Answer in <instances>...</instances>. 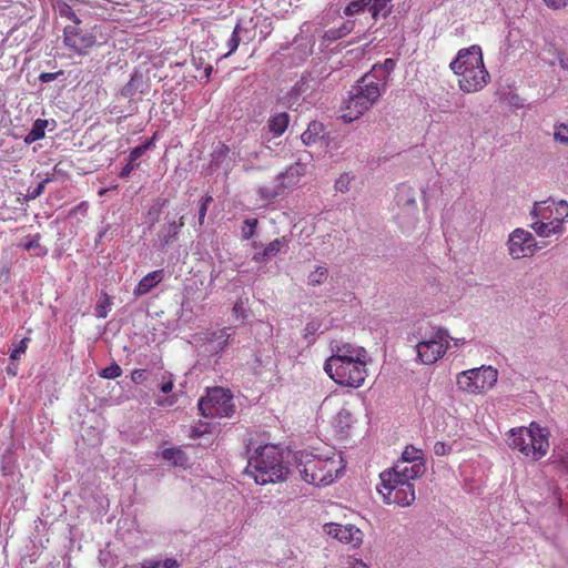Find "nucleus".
I'll return each instance as SVG.
<instances>
[{
  "mask_svg": "<svg viewBox=\"0 0 568 568\" xmlns=\"http://www.w3.org/2000/svg\"><path fill=\"white\" fill-rule=\"evenodd\" d=\"M371 357L358 345L341 343L332 346V355L324 363L325 373L338 385L358 388L367 377Z\"/></svg>",
  "mask_w": 568,
  "mask_h": 568,
  "instance_id": "f257e3e1",
  "label": "nucleus"
},
{
  "mask_svg": "<svg viewBox=\"0 0 568 568\" xmlns=\"http://www.w3.org/2000/svg\"><path fill=\"white\" fill-rule=\"evenodd\" d=\"M449 69L457 77L458 88L465 93L483 90L490 80L481 48L477 44L460 49L449 63Z\"/></svg>",
  "mask_w": 568,
  "mask_h": 568,
  "instance_id": "f03ea898",
  "label": "nucleus"
},
{
  "mask_svg": "<svg viewBox=\"0 0 568 568\" xmlns=\"http://www.w3.org/2000/svg\"><path fill=\"white\" fill-rule=\"evenodd\" d=\"M250 457L245 474L257 485L276 484L286 480L288 469L284 466L283 456L277 446L266 444L256 447L253 453L247 448Z\"/></svg>",
  "mask_w": 568,
  "mask_h": 568,
  "instance_id": "7ed1b4c3",
  "label": "nucleus"
},
{
  "mask_svg": "<svg viewBox=\"0 0 568 568\" xmlns=\"http://www.w3.org/2000/svg\"><path fill=\"white\" fill-rule=\"evenodd\" d=\"M296 469L304 481L314 486L332 484L344 469L339 455L317 456L312 453H301L296 459Z\"/></svg>",
  "mask_w": 568,
  "mask_h": 568,
  "instance_id": "20e7f679",
  "label": "nucleus"
},
{
  "mask_svg": "<svg viewBox=\"0 0 568 568\" xmlns=\"http://www.w3.org/2000/svg\"><path fill=\"white\" fill-rule=\"evenodd\" d=\"M549 430L531 422L528 427L513 428L508 432L507 444L525 457L539 460L549 449Z\"/></svg>",
  "mask_w": 568,
  "mask_h": 568,
  "instance_id": "39448f33",
  "label": "nucleus"
},
{
  "mask_svg": "<svg viewBox=\"0 0 568 568\" xmlns=\"http://www.w3.org/2000/svg\"><path fill=\"white\" fill-rule=\"evenodd\" d=\"M386 87L379 83L375 75L364 74L349 92L346 101L345 122H353L369 110L379 99Z\"/></svg>",
  "mask_w": 568,
  "mask_h": 568,
  "instance_id": "423d86ee",
  "label": "nucleus"
},
{
  "mask_svg": "<svg viewBox=\"0 0 568 568\" xmlns=\"http://www.w3.org/2000/svg\"><path fill=\"white\" fill-rule=\"evenodd\" d=\"M379 479L381 484L377 486V491L386 504L407 507L415 501V488L412 483L405 481L398 478L396 474L387 470L381 473Z\"/></svg>",
  "mask_w": 568,
  "mask_h": 568,
  "instance_id": "0eeeda50",
  "label": "nucleus"
},
{
  "mask_svg": "<svg viewBox=\"0 0 568 568\" xmlns=\"http://www.w3.org/2000/svg\"><path fill=\"white\" fill-rule=\"evenodd\" d=\"M498 379V371L493 366H480L464 371L457 375L456 384L459 390L478 395L491 389Z\"/></svg>",
  "mask_w": 568,
  "mask_h": 568,
  "instance_id": "6e6552de",
  "label": "nucleus"
},
{
  "mask_svg": "<svg viewBox=\"0 0 568 568\" xmlns=\"http://www.w3.org/2000/svg\"><path fill=\"white\" fill-rule=\"evenodd\" d=\"M233 397L230 390L214 387L207 390L205 397L199 400V410L207 418L230 417L234 413Z\"/></svg>",
  "mask_w": 568,
  "mask_h": 568,
  "instance_id": "1a4fd4ad",
  "label": "nucleus"
},
{
  "mask_svg": "<svg viewBox=\"0 0 568 568\" xmlns=\"http://www.w3.org/2000/svg\"><path fill=\"white\" fill-rule=\"evenodd\" d=\"M449 338L446 329L438 328L428 338L418 342L415 345L418 361L425 365L436 363L445 355Z\"/></svg>",
  "mask_w": 568,
  "mask_h": 568,
  "instance_id": "9d476101",
  "label": "nucleus"
},
{
  "mask_svg": "<svg viewBox=\"0 0 568 568\" xmlns=\"http://www.w3.org/2000/svg\"><path fill=\"white\" fill-rule=\"evenodd\" d=\"M396 205L399 209L397 213L398 224L405 230L409 231L415 226L417 216L416 191L406 184L397 187L395 196Z\"/></svg>",
  "mask_w": 568,
  "mask_h": 568,
  "instance_id": "9b49d317",
  "label": "nucleus"
},
{
  "mask_svg": "<svg viewBox=\"0 0 568 568\" xmlns=\"http://www.w3.org/2000/svg\"><path fill=\"white\" fill-rule=\"evenodd\" d=\"M532 219H541L552 227H564V223L568 220V203L565 200L555 201L548 199L546 201L536 202L530 211Z\"/></svg>",
  "mask_w": 568,
  "mask_h": 568,
  "instance_id": "f8f14e48",
  "label": "nucleus"
},
{
  "mask_svg": "<svg viewBox=\"0 0 568 568\" xmlns=\"http://www.w3.org/2000/svg\"><path fill=\"white\" fill-rule=\"evenodd\" d=\"M506 246L514 260L532 256L539 248L534 235L521 227L509 233Z\"/></svg>",
  "mask_w": 568,
  "mask_h": 568,
  "instance_id": "ddd939ff",
  "label": "nucleus"
},
{
  "mask_svg": "<svg viewBox=\"0 0 568 568\" xmlns=\"http://www.w3.org/2000/svg\"><path fill=\"white\" fill-rule=\"evenodd\" d=\"M320 87V82L315 79L302 77L287 92L286 101L290 106L302 101L312 104L316 99V90Z\"/></svg>",
  "mask_w": 568,
  "mask_h": 568,
  "instance_id": "4468645a",
  "label": "nucleus"
},
{
  "mask_svg": "<svg viewBox=\"0 0 568 568\" xmlns=\"http://www.w3.org/2000/svg\"><path fill=\"white\" fill-rule=\"evenodd\" d=\"M64 43L73 52L84 54L95 43V37L78 26H68L64 28Z\"/></svg>",
  "mask_w": 568,
  "mask_h": 568,
  "instance_id": "2eb2a0df",
  "label": "nucleus"
},
{
  "mask_svg": "<svg viewBox=\"0 0 568 568\" xmlns=\"http://www.w3.org/2000/svg\"><path fill=\"white\" fill-rule=\"evenodd\" d=\"M324 530L328 536L354 548L358 547L363 542L362 530L351 524L341 525L331 523L324 526Z\"/></svg>",
  "mask_w": 568,
  "mask_h": 568,
  "instance_id": "dca6fc26",
  "label": "nucleus"
},
{
  "mask_svg": "<svg viewBox=\"0 0 568 568\" xmlns=\"http://www.w3.org/2000/svg\"><path fill=\"white\" fill-rule=\"evenodd\" d=\"M297 173L294 169H288L284 173L277 175V184L275 185H264L258 187L257 193L262 200L271 202L277 196H280L284 189L292 186L295 184V178Z\"/></svg>",
  "mask_w": 568,
  "mask_h": 568,
  "instance_id": "f3484780",
  "label": "nucleus"
},
{
  "mask_svg": "<svg viewBox=\"0 0 568 568\" xmlns=\"http://www.w3.org/2000/svg\"><path fill=\"white\" fill-rule=\"evenodd\" d=\"M288 244V237L282 236L271 241L267 245H262L261 243L253 242L254 248H260V251L255 252L252 256V261L255 263H266L273 257H275L284 246Z\"/></svg>",
  "mask_w": 568,
  "mask_h": 568,
  "instance_id": "a211bd4d",
  "label": "nucleus"
},
{
  "mask_svg": "<svg viewBox=\"0 0 568 568\" xmlns=\"http://www.w3.org/2000/svg\"><path fill=\"white\" fill-rule=\"evenodd\" d=\"M425 470L426 467L420 462L415 465H410L408 463L398 460L392 468L387 469V471L396 474L398 478L408 483H412V480L422 477Z\"/></svg>",
  "mask_w": 568,
  "mask_h": 568,
  "instance_id": "6ab92c4d",
  "label": "nucleus"
},
{
  "mask_svg": "<svg viewBox=\"0 0 568 568\" xmlns=\"http://www.w3.org/2000/svg\"><path fill=\"white\" fill-rule=\"evenodd\" d=\"M154 144V136L141 145L135 146L129 154L128 163L121 170L119 176L121 179H128L132 171L140 166L138 160Z\"/></svg>",
  "mask_w": 568,
  "mask_h": 568,
  "instance_id": "aec40b11",
  "label": "nucleus"
},
{
  "mask_svg": "<svg viewBox=\"0 0 568 568\" xmlns=\"http://www.w3.org/2000/svg\"><path fill=\"white\" fill-rule=\"evenodd\" d=\"M164 277L163 270H156L148 273L143 276L138 285L135 286L133 294L135 296H142L148 294L153 287H155Z\"/></svg>",
  "mask_w": 568,
  "mask_h": 568,
  "instance_id": "412c9836",
  "label": "nucleus"
},
{
  "mask_svg": "<svg viewBox=\"0 0 568 568\" xmlns=\"http://www.w3.org/2000/svg\"><path fill=\"white\" fill-rule=\"evenodd\" d=\"M396 62L394 59H385L381 64H374L368 74L375 75L376 80L386 87L390 73L394 71Z\"/></svg>",
  "mask_w": 568,
  "mask_h": 568,
  "instance_id": "4be33fe9",
  "label": "nucleus"
},
{
  "mask_svg": "<svg viewBox=\"0 0 568 568\" xmlns=\"http://www.w3.org/2000/svg\"><path fill=\"white\" fill-rule=\"evenodd\" d=\"M355 27V21L346 20L337 28H331L323 34V40L327 43H332L338 39H342L349 34Z\"/></svg>",
  "mask_w": 568,
  "mask_h": 568,
  "instance_id": "5701e85b",
  "label": "nucleus"
},
{
  "mask_svg": "<svg viewBox=\"0 0 568 568\" xmlns=\"http://www.w3.org/2000/svg\"><path fill=\"white\" fill-rule=\"evenodd\" d=\"M290 123V116L285 112H280L272 115L267 121V129L273 134V136L282 135Z\"/></svg>",
  "mask_w": 568,
  "mask_h": 568,
  "instance_id": "b1692460",
  "label": "nucleus"
},
{
  "mask_svg": "<svg viewBox=\"0 0 568 568\" xmlns=\"http://www.w3.org/2000/svg\"><path fill=\"white\" fill-rule=\"evenodd\" d=\"M532 223L530 224V227L534 230V232L541 237H549L551 235H561L565 232V227H559L557 225L556 227H552L550 224L546 223L541 219H532Z\"/></svg>",
  "mask_w": 568,
  "mask_h": 568,
  "instance_id": "393cba45",
  "label": "nucleus"
},
{
  "mask_svg": "<svg viewBox=\"0 0 568 568\" xmlns=\"http://www.w3.org/2000/svg\"><path fill=\"white\" fill-rule=\"evenodd\" d=\"M232 336L231 328L224 327L212 333L209 344L214 352L223 351Z\"/></svg>",
  "mask_w": 568,
  "mask_h": 568,
  "instance_id": "a878e982",
  "label": "nucleus"
},
{
  "mask_svg": "<svg viewBox=\"0 0 568 568\" xmlns=\"http://www.w3.org/2000/svg\"><path fill=\"white\" fill-rule=\"evenodd\" d=\"M162 458L173 466L186 468L189 459L185 453L180 448H168L162 452Z\"/></svg>",
  "mask_w": 568,
  "mask_h": 568,
  "instance_id": "bb28decb",
  "label": "nucleus"
},
{
  "mask_svg": "<svg viewBox=\"0 0 568 568\" xmlns=\"http://www.w3.org/2000/svg\"><path fill=\"white\" fill-rule=\"evenodd\" d=\"M398 462L408 463L410 465H415L420 462L425 465V455L422 449L409 445L405 447Z\"/></svg>",
  "mask_w": 568,
  "mask_h": 568,
  "instance_id": "cd10ccee",
  "label": "nucleus"
},
{
  "mask_svg": "<svg viewBox=\"0 0 568 568\" xmlns=\"http://www.w3.org/2000/svg\"><path fill=\"white\" fill-rule=\"evenodd\" d=\"M392 0H371L368 4V11L372 13L374 19L378 17L386 18L392 11Z\"/></svg>",
  "mask_w": 568,
  "mask_h": 568,
  "instance_id": "c85d7f7f",
  "label": "nucleus"
},
{
  "mask_svg": "<svg viewBox=\"0 0 568 568\" xmlns=\"http://www.w3.org/2000/svg\"><path fill=\"white\" fill-rule=\"evenodd\" d=\"M48 121L38 119L34 121L31 130L28 132V134L24 136V142L27 144H31L44 136V131L47 128Z\"/></svg>",
  "mask_w": 568,
  "mask_h": 568,
  "instance_id": "c756f323",
  "label": "nucleus"
},
{
  "mask_svg": "<svg viewBox=\"0 0 568 568\" xmlns=\"http://www.w3.org/2000/svg\"><path fill=\"white\" fill-rule=\"evenodd\" d=\"M323 131V125L317 122H313L308 125L306 131L301 135V139L304 144L312 145L316 143L321 132Z\"/></svg>",
  "mask_w": 568,
  "mask_h": 568,
  "instance_id": "7c9ffc66",
  "label": "nucleus"
},
{
  "mask_svg": "<svg viewBox=\"0 0 568 568\" xmlns=\"http://www.w3.org/2000/svg\"><path fill=\"white\" fill-rule=\"evenodd\" d=\"M183 225H184V222H183L182 217L180 219L179 222H176L175 220L170 221L164 226L163 244L168 245L169 243H171L172 240L179 234V232L183 227Z\"/></svg>",
  "mask_w": 568,
  "mask_h": 568,
  "instance_id": "2f4dec72",
  "label": "nucleus"
},
{
  "mask_svg": "<svg viewBox=\"0 0 568 568\" xmlns=\"http://www.w3.org/2000/svg\"><path fill=\"white\" fill-rule=\"evenodd\" d=\"M328 276V268L326 266H316L307 276V284L311 286H318L323 284Z\"/></svg>",
  "mask_w": 568,
  "mask_h": 568,
  "instance_id": "473e14b6",
  "label": "nucleus"
},
{
  "mask_svg": "<svg viewBox=\"0 0 568 568\" xmlns=\"http://www.w3.org/2000/svg\"><path fill=\"white\" fill-rule=\"evenodd\" d=\"M554 140L560 144L568 145V123H555Z\"/></svg>",
  "mask_w": 568,
  "mask_h": 568,
  "instance_id": "72a5a7b5",
  "label": "nucleus"
},
{
  "mask_svg": "<svg viewBox=\"0 0 568 568\" xmlns=\"http://www.w3.org/2000/svg\"><path fill=\"white\" fill-rule=\"evenodd\" d=\"M58 11L61 17H64L69 20H71L75 26L80 23V19L71 8L69 3L65 1H59L58 2Z\"/></svg>",
  "mask_w": 568,
  "mask_h": 568,
  "instance_id": "f704fd0d",
  "label": "nucleus"
},
{
  "mask_svg": "<svg viewBox=\"0 0 568 568\" xmlns=\"http://www.w3.org/2000/svg\"><path fill=\"white\" fill-rule=\"evenodd\" d=\"M257 223H258L257 219H246L243 222V226L241 230V236L243 240H250L251 237L254 236V234L256 232Z\"/></svg>",
  "mask_w": 568,
  "mask_h": 568,
  "instance_id": "c9c22d12",
  "label": "nucleus"
},
{
  "mask_svg": "<svg viewBox=\"0 0 568 568\" xmlns=\"http://www.w3.org/2000/svg\"><path fill=\"white\" fill-rule=\"evenodd\" d=\"M241 29H242L241 24L237 23L232 32L231 38L226 42L229 51H227V53L224 54V57H229L237 50L240 41H241L240 37H239Z\"/></svg>",
  "mask_w": 568,
  "mask_h": 568,
  "instance_id": "e433bc0d",
  "label": "nucleus"
},
{
  "mask_svg": "<svg viewBox=\"0 0 568 568\" xmlns=\"http://www.w3.org/2000/svg\"><path fill=\"white\" fill-rule=\"evenodd\" d=\"M368 4H371V0H355L352 1L344 10V13L346 16H354L358 13L359 11L364 10L365 8H368Z\"/></svg>",
  "mask_w": 568,
  "mask_h": 568,
  "instance_id": "4c0bfd02",
  "label": "nucleus"
},
{
  "mask_svg": "<svg viewBox=\"0 0 568 568\" xmlns=\"http://www.w3.org/2000/svg\"><path fill=\"white\" fill-rule=\"evenodd\" d=\"M121 374H122V368L116 363L111 364L110 366L103 368L100 372V376L102 378H106V379H114V378L121 376Z\"/></svg>",
  "mask_w": 568,
  "mask_h": 568,
  "instance_id": "58836bf2",
  "label": "nucleus"
},
{
  "mask_svg": "<svg viewBox=\"0 0 568 568\" xmlns=\"http://www.w3.org/2000/svg\"><path fill=\"white\" fill-rule=\"evenodd\" d=\"M140 82H142L141 77H138L136 74L132 75L129 83L123 87L122 95L132 97L136 92Z\"/></svg>",
  "mask_w": 568,
  "mask_h": 568,
  "instance_id": "ea45409f",
  "label": "nucleus"
},
{
  "mask_svg": "<svg viewBox=\"0 0 568 568\" xmlns=\"http://www.w3.org/2000/svg\"><path fill=\"white\" fill-rule=\"evenodd\" d=\"M50 181H51L50 178H45L34 189H32V190L29 189L28 193L26 194V200L30 201V200H36L37 197H39L43 193L47 183H49Z\"/></svg>",
  "mask_w": 568,
  "mask_h": 568,
  "instance_id": "a19ab883",
  "label": "nucleus"
},
{
  "mask_svg": "<svg viewBox=\"0 0 568 568\" xmlns=\"http://www.w3.org/2000/svg\"><path fill=\"white\" fill-rule=\"evenodd\" d=\"M39 237H40L39 235L30 237L29 241L23 244V246L27 251L37 250L38 251L37 255H39V256L45 255L47 250L40 245Z\"/></svg>",
  "mask_w": 568,
  "mask_h": 568,
  "instance_id": "79ce46f5",
  "label": "nucleus"
},
{
  "mask_svg": "<svg viewBox=\"0 0 568 568\" xmlns=\"http://www.w3.org/2000/svg\"><path fill=\"white\" fill-rule=\"evenodd\" d=\"M169 201L166 199L158 200L149 210V215L153 217V222H158L162 209L166 206Z\"/></svg>",
  "mask_w": 568,
  "mask_h": 568,
  "instance_id": "37998d69",
  "label": "nucleus"
},
{
  "mask_svg": "<svg viewBox=\"0 0 568 568\" xmlns=\"http://www.w3.org/2000/svg\"><path fill=\"white\" fill-rule=\"evenodd\" d=\"M352 178L349 174H342L335 182L336 191L345 193L349 190Z\"/></svg>",
  "mask_w": 568,
  "mask_h": 568,
  "instance_id": "c03bdc74",
  "label": "nucleus"
},
{
  "mask_svg": "<svg viewBox=\"0 0 568 568\" xmlns=\"http://www.w3.org/2000/svg\"><path fill=\"white\" fill-rule=\"evenodd\" d=\"M29 338H22L19 344L11 351L10 358L16 361L21 357L22 354L26 353L28 347Z\"/></svg>",
  "mask_w": 568,
  "mask_h": 568,
  "instance_id": "a18cd8bd",
  "label": "nucleus"
},
{
  "mask_svg": "<svg viewBox=\"0 0 568 568\" xmlns=\"http://www.w3.org/2000/svg\"><path fill=\"white\" fill-rule=\"evenodd\" d=\"M173 386H174V382H173L172 375L169 373L163 374L162 378H161V383L159 384L160 389L164 394H168L173 389Z\"/></svg>",
  "mask_w": 568,
  "mask_h": 568,
  "instance_id": "49530a36",
  "label": "nucleus"
},
{
  "mask_svg": "<svg viewBox=\"0 0 568 568\" xmlns=\"http://www.w3.org/2000/svg\"><path fill=\"white\" fill-rule=\"evenodd\" d=\"M256 333L265 338L270 337L273 332V327L268 323L258 322L254 326Z\"/></svg>",
  "mask_w": 568,
  "mask_h": 568,
  "instance_id": "de8ad7c7",
  "label": "nucleus"
},
{
  "mask_svg": "<svg viewBox=\"0 0 568 568\" xmlns=\"http://www.w3.org/2000/svg\"><path fill=\"white\" fill-rule=\"evenodd\" d=\"M433 449L436 456H446L450 454L453 448L452 445L445 442H436Z\"/></svg>",
  "mask_w": 568,
  "mask_h": 568,
  "instance_id": "09e8293b",
  "label": "nucleus"
},
{
  "mask_svg": "<svg viewBox=\"0 0 568 568\" xmlns=\"http://www.w3.org/2000/svg\"><path fill=\"white\" fill-rule=\"evenodd\" d=\"M212 201H213V199H212L211 195H206V196H204L202 199V202H201V205H200V210H199V222H200V224H203L205 215H206L207 207H209V205H210V203Z\"/></svg>",
  "mask_w": 568,
  "mask_h": 568,
  "instance_id": "8fccbe9b",
  "label": "nucleus"
},
{
  "mask_svg": "<svg viewBox=\"0 0 568 568\" xmlns=\"http://www.w3.org/2000/svg\"><path fill=\"white\" fill-rule=\"evenodd\" d=\"M233 316L235 320H245L246 318V310L242 301L236 302L233 306Z\"/></svg>",
  "mask_w": 568,
  "mask_h": 568,
  "instance_id": "3c124183",
  "label": "nucleus"
},
{
  "mask_svg": "<svg viewBox=\"0 0 568 568\" xmlns=\"http://www.w3.org/2000/svg\"><path fill=\"white\" fill-rule=\"evenodd\" d=\"M160 568H180L176 559L166 558L165 560H156Z\"/></svg>",
  "mask_w": 568,
  "mask_h": 568,
  "instance_id": "603ef678",
  "label": "nucleus"
},
{
  "mask_svg": "<svg viewBox=\"0 0 568 568\" xmlns=\"http://www.w3.org/2000/svg\"><path fill=\"white\" fill-rule=\"evenodd\" d=\"M549 8L561 9L568 6V0H542Z\"/></svg>",
  "mask_w": 568,
  "mask_h": 568,
  "instance_id": "864d4df0",
  "label": "nucleus"
},
{
  "mask_svg": "<svg viewBox=\"0 0 568 568\" xmlns=\"http://www.w3.org/2000/svg\"><path fill=\"white\" fill-rule=\"evenodd\" d=\"M111 305L109 298H106L105 304H100L97 307V316L100 318H105L108 316V307Z\"/></svg>",
  "mask_w": 568,
  "mask_h": 568,
  "instance_id": "5fc2aeb1",
  "label": "nucleus"
},
{
  "mask_svg": "<svg viewBox=\"0 0 568 568\" xmlns=\"http://www.w3.org/2000/svg\"><path fill=\"white\" fill-rule=\"evenodd\" d=\"M320 328V324L317 322H310L306 324L304 332L305 337L307 338L308 335H313L317 329Z\"/></svg>",
  "mask_w": 568,
  "mask_h": 568,
  "instance_id": "6e6d98bb",
  "label": "nucleus"
},
{
  "mask_svg": "<svg viewBox=\"0 0 568 568\" xmlns=\"http://www.w3.org/2000/svg\"><path fill=\"white\" fill-rule=\"evenodd\" d=\"M348 568H368L361 559L352 558L348 560Z\"/></svg>",
  "mask_w": 568,
  "mask_h": 568,
  "instance_id": "4d7b16f0",
  "label": "nucleus"
},
{
  "mask_svg": "<svg viewBox=\"0 0 568 568\" xmlns=\"http://www.w3.org/2000/svg\"><path fill=\"white\" fill-rule=\"evenodd\" d=\"M58 73L43 72L39 75V80L43 83L51 82L57 78Z\"/></svg>",
  "mask_w": 568,
  "mask_h": 568,
  "instance_id": "13d9d810",
  "label": "nucleus"
},
{
  "mask_svg": "<svg viewBox=\"0 0 568 568\" xmlns=\"http://www.w3.org/2000/svg\"><path fill=\"white\" fill-rule=\"evenodd\" d=\"M227 153H229V148L226 145H221L219 148V150L215 151L214 154L217 155L219 158H221V156L224 158L227 155Z\"/></svg>",
  "mask_w": 568,
  "mask_h": 568,
  "instance_id": "bf43d9fd",
  "label": "nucleus"
},
{
  "mask_svg": "<svg viewBox=\"0 0 568 568\" xmlns=\"http://www.w3.org/2000/svg\"><path fill=\"white\" fill-rule=\"evenodd\" d=\"M141 568H160L156 560H146L141 565Z\"/></svg>",
  "mask_w": 568,
  "mask_h": 568,
  "instance_id": "052dcab7",
  "label": "nucleus"
},
{
  "mask_svg": "<svg viewBox=\"0 0 568 568\" xmlns=\"http://www.w3.org/2000/svg\"><path fill=\"white\" fill-rule=\"evenodd\" d=\"M144 375V371L142 369H135L133 373H132V379L134 382H138L140 378H142V376Z\"/></svg>",
  "mask_w": 568,
  "mask_h": 568,
  "instance_id": "680f3d73",
  "label": "nucleus"
},
{
  "mask_svg": "<svg viewBox=\"0 0 568 568\" xmlns=\"http://www.w3.org/2000/svg\"><path fill=\"white\" fill-rule=\"evenodd\" d=\"M559 65L561 69L568 71V57H560L559 58Z\"/></svg>",
  "mask_w": 568,
  "mask_h": 568,
  "instance_id": "e2e57ef3",
  "label": "nucleus"
},
{
  "mask_svg": "<svg viewBox=\"0 0 568 568\" xmlns=\"http://www.w3.org/2000/svg\"><path fill=\"white\" fill-rule=\"evenodd\" d=\"M337 416L341 419L342 418L348 419L351 417L349 413H347V412H339Z\"/></svg>",
  "mask_w": 568,
  "mask_h": 568,
  "instance_id": "0e129e2a",
  "label": "nucleus"
},
{
  "mask_svg": "<svg viewBox=\"0 0 568 568\" xmlns=\"http://www.w3.org/2000/svg\"><path fill=\"white\" fill-rule=\"evenodd\" d=\"M85 209H87V203L82 202L77 207L73 209V212H75L78 210H85Z\"/></svg>",
  "mask_w": 568,
  "mask_h": 568,
  "instance_id": "69168bd1",
  "label": "nucleus"
},
{
  "mask_svg": "<svg viewBox=\"0 0 568 568\" xmlns=\"http://www.w3.org/2000/svg\"><path fill=\"white\" fill-rule=\"evenodd\" d=\"M211 72H212V67H209L205 69L206 77H210Z\"/></svg>",
  "mask_w": 568,
  "mask_h": 568,
  "instance_id": "338daca9",
  "label": "nucleus"
},
{
  "mask_svg": "<svg viewBox=\"0 0 568 568\" xmlns=\"http://www.w3.org/2000/svg\"><path fill=\"white\" fill-rule=\"evenodd\" d=\"M251 155H253L254 158H257V156H258V153H257V152H254V153H252Z\"/></svg>",
  "mask_w": 568,
  "mask_h": 568,
  "instance_id": "774afa93",
  "label": "nucleus"
}]
</instances>
